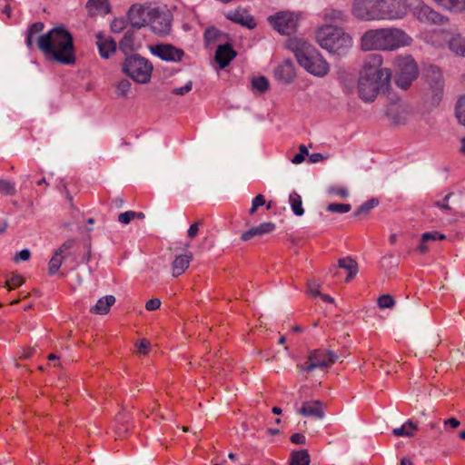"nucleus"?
Returning <instances> with one entry per match:
<instances>
[{
  "label": "nucleus",
  "mask_w": 465,
  "mask_h": 465,
  "mask_svg": "<svg viewBox=\"0 0 465 465\" xmlns=\"http://www.w3.org/2000/svg\"><path fill=\"white\" fill-rule=\"evenodd\" d=\"M44 28L42 22H35L28 27L25 36L27 48L32 50L36 45L51 60L62 64H74L75 55L72 35L64 26H56L46 34L38 35Z\"/></svg>",
  "instance_id": "obj_1"
},
{
  "label": "nucleus",
  "mask_w": 465,
  "mask_h": 465,
  "mask_svg": "<svg viewBox=\"0 0 465 465\" xmlns=\"http://www.w3.org/2000/svg\"><path fill=\"white\" fill-rule=\"evenodd\" d=\"M382 57L380 54H370L364 61L363 68L358 83L360 98L366 102H373L381 91L387 90L391 77L390 69L382 68Z\"/></svg>",
  "instance_id": "obj_2"
},
{
  "label": "nucleus",
  "mask_w": 465,
  "mask_h": 465,
  "mask_svg": "<svg viewBox=\"0 0 465 465\" xmlns=\"http://www.w3.org/2000/svg\"><path fill=\"white\" fill-rule=\"evenodd\" d=\"M412 38L403 30L396 27L370 29L361 39V48L365 51H393L411 44Z\"/></svg>",
  "instance_id": "obj_3"
},
{
  "label": "nucleus",
  "mask_w": 465,
  "mask_h": 465,
  "mask_svg": "<svg viewBox=\"0 0 465 465\" xmlns=\"http://www.w3.org/2000/svg\"><path fill=\"white\" fill-rule=\"evenodd\" d=\"M288 48L294 54L300 66L309 74L317 77H323L329 74V63L307 41L300 38H292L288 41Z\"/></svg>",
  "instance_id": "obj_4"
},
{
  "label": "nucleus",
  "mask_w": 465,
  "mask_h": 465,
  "mask_svg": "<svg viewBox=\"0 0 465 465\" xmlns=\"http://www.w3.org/2000/svg\"><path fill=\"white\" fill-rule=\"evenodd\" d=\"M316 40L323 49L338 55L345 54L352 45L351 37L348 34L330 25L317 30Z\"/></svg>",
  "instance_id": "obj_5"
},
{
  "label": "nucleus",
  "mask_w": 465,
  "mask_h": 465,
  "mask_svg": "<svg viewBox=\"0 0 465 465\" xmlns=\"http://www.w3.org/2000/svg\"><path fill=\"white\" fill-rule=\"evenodd\" d=\"M122 71L138 84H147L151 80L153 64L149 60L138 54L125 57L122 64Z\"/></svg>",
  "instance_id": "obj_6"
},
{
  "label": "nucleus",
  "mask_w": 465,
  "mask_h": 465,
  "mask_svg": "<svg viewBox=\"0 0 465 465\" xmlns=\"http://www.w3.org/2000/svg\"><path fill=\"white\" fill-rule=\"evenodd\" d=\"M395 84L402 90H407L417 79L419 68L411 55H399L394 60Z\"/></svg>",
  "instance_id": "obj_7"
},
{
  "label": "nucleus",
  "mask_w": 465,
  "mask_h": 465,
  "mask_svg": "<svg viewBox=\"0 0 465 465\" xmlns=\"http://www.w3.org/2000/svg\"><path fill=\"white\" fill-rule=\"evenodd\" d=\"M423 76L428 85L426 97L432 105H437L440 102L444 92V79L440 68L430 64L425 67Z\"/></svg>",
  "instance_id": "obj_8"
},
{
  "label": "nucleus",
  "mask_w": 465,
  "mask_h": 465,
  "mask_svg": "<svg viewBox=\"0 0 465 465\" xmlns=\"http://www.w3.org/2000/svg\"><path fill=\"white\" fill-rule=\"evenodd\" d=\"M409 12L405 0H379L378 21H394L404 18Z\"/></svg>",
  "instance_id": "obj_9"
},
{
  "label": "nucleus",
  "mask_w": 465,
  "mask_h": 465,
  "mask_svg": "<svg viewBox=\"0 0 465 465\" xmlns=\"http://www.w3.org/2000/svg\"><path fill=\"white\" fill-rule=\"evenodd\" d=\"M149 25L152 31L161 36L170 34L172 29V14L169 11H161L159 8H150Z\"/></svg>",
  "instance_id": "obj_10"
},
{
  "label": "nucleus",
  "mask_w": 465,
  "mask_h": 465,
  "mask_svg": "<svg viewBox=\"0 0 465 465\" xmlns=\"http://www.w3.org/2000/svg\"><path fill=\"white\" fill-rule=\"evenodd\" d=\"M379 0H353L352 15L362 22L378 21Z\"/></svg>",
  "instance_id": "obj_11"
},
{
  "label": "nucleus",
  "mask_w": 465,
  "mask_h": 465,
  "mask_svg": "<svg viewBox=\"0 0 465 465\" xmlns=\"http://www.w3.org/2000/svg\"><path fill=\"white\" fill-rule=\"evenodd\" d=\"M337 358V355L331 351L314 350L310 352L307 361L302 365V370L310 372L317 368L329 367L336 361Z\"/></svg>",
  "instance_id": "obj_12"
},
{
  "label": "nucleus",
  "mask_w": 465,
  "mask_h": 465,
  "mask_svg": "<svg viewBox=\"0 0 465 465\" xmlns=\"http://www.w3.org/2000/svg\"><path fill=\"white\" fill-rule=\"evenodd\" d=\"M271 25L281 35H291L297 27V16L289 12H279L274 16L268 18Z\"/></svg>",
  "instance_id": "obj_13"
},
{
  "label": "nucleus",
  "mask_w": 465,
  "mask_h": 465,
  "mask_svg": "<svg viewBox=\"0 0 465 465\" xmlns=\"http://www.w3.org/2000/svg\"><path fill=\"white\" fill-rule=\"evenodd\" d=\"M151 53L165 62H181L184 56V51L171 44H157L150 46Z\"/></svg>",
  "instance_id": "obj_14"
},
{
  "label": "nucleus",
  "mask_w": 465,
  "mask_h": 465,
  "mask_svg": "<svg viewBox=\"0 0 465 465\" xmlns=\"http://www.w3.org/2000/svg\"><path fill=\"white\" fill-rule=\"evenodd\" d=\"M147 8L141 4L133 5L127 13V19L132 27L140 29L149 23Z\"/></svg>",
  "instance_id": "obj_15"
},
{
  "label": "nucleus",
  "mask_w": 465,
  "mask_h": 465,
  "mask_svg": "<svg viewBox=\"0 0 465 465\" xmlns=\"http://www.w3.org/2000/svg\"><path fill=\"white\" fill-rule=\"evenodd\" d=\"M414 15L419 21L425 24H442L444 16L434 11L428 5H420L414 10Z\"/></svg>",
  "instance_id": "obj_16"
},
{
  "label": "nucleus",
  "mask_w": 465,
  "mask_h": 465,
  "mask_svg": "<svg viewBox=\"0 0 465 465\" xmlns=\"http://www.w3.org/2000/svg\"><path fill=\"white\" fill-rule=\"evenodd\" d=\"M324 409V404L322 401H308L302 403L297 412L304 417L321 420L325 416Z\"/></svg>",
  "instance_id": "obj_17"
},
{
  "label": "nucleus",
  "mask_w": 465,
  "mask_h": 465,
  "mask_svg": "<svg viewBox=\"0 0 465 465\" xmlns=\"http://www.w3.org/2000/svg\"><path fill=\"white\" fill-rule=\"evenodd\" d=\"M226 18L249 29L256 26L253 17L244 9L238 8L226 14Z\"/></svg>",
  "instance_id": "obj_18"
},
{
  "label": "nucleus",
  "mask_w": 465,
  "mask_h": 465,
  "mask_svg": "<svg viewBox=\"0 0 465 465\" xmlns=\"http://www.w3.org/2000/svg\"><path fill=\"white\" fill-rule=\"evenodd\" d=\"M274 75L277 80L283 84H290L295 77V69L293 63L291 60H285L279 64L275 71Z\"/></svg>",
  "instance_id": "obj_19"
},
{
  "label": "nucleus",
  "mask_w": 465,
  "mask_h": 465,
  "mask_svg": "<svg viewBox=\"0 0 465 465\" xmlns=\"http://www.w3.org/2000/svg\"><path fill=\"white\" fill-rule=\"evenodd\" d=\"M96 45L99 50V54L103 58H109L110 55L115 53L117 45L115 41L111 36H105L101 33L96 35Z\"/></svg>",
  "instance_id": "obj_20"
},
{
  "label": "nucleus",
  "mask_w": 465,
  "mask_h": 465,
  "mask_svg": "<svg viewBox=\"0 0 465 465\" xmlns=\"http://www.w3.org/2000/svg\"><path fill=\"white\" fill-rule=\"evenodd\" d=\"M236 52L229 44L221 45L215 52V61L219 64L220 68H225L230 62L236 56Z\"/></svg>",
  "instance_id": "obj_21"
},
{
  "label": "nucleus",
  "mask_w": 465,
  "mask_h": 465,
  "mask_svg": "<svg viewBox=\"0 0 465 465\" xmlns=\"http://www.w3.org/2000/svg\"><path fill=\"white\" fill-rule=\"evenodd\" d=\"M86 9L91 16L106 15L110 12V5L107 0H88Z\"/></svg>",
  "instance_id": "obj_22"
},
{
  "label": "nucleus",
  "mask_w": 465,
  "mask_h": 465,
  "mask_svg": "<svg viewBox=\"0 0 465 465\" xmlns=\"http://www.w3.org/2000/svg\"><path fill=\"white\" fill-rule=\"evenodd\" d=\"M192 259L193 255L191 253L177 256L172 263L173 276L178 277L182 275L189 267Z\"/></svg>",
  "instance_id": "obj_23"
},
{
  "label": "nucleus",
  "mask_w": 465,
  "mask_h": 465,
  "mask_svg": "<svg viewBox=\"0 0 465 465\" xmlns=\"http://www.w3.org/2000/svg\"><path fill=\"white\" fill-rule=\"evenodd\" d=\"M115 302V297L114 295H106L100 298L94 306L90 309V312L104 315L106 314L110 307Z\"/></svg>",
  "instance_id": "obj_24"
},
{
  "label": "nucleus",
  "mask_w": 465,
  "mask_h": 465,
  "mask_svg": "<svg viewBox=\"0 0 465 465\" xmlns=\"http://www.w3.org/2000/svg\"><path fill=\"white\" fill-rule=\"evenodd\" d=\"M338 265L340 268L348 271L349 273L345 280L347 282L354 278L358 272V264L351 257L339 259Z\"/></svg>",
  "instance_id": "obj_25"
},
{
  "label": "nucleus",
  "mask_w": 465,
  "mask_h": 465,
  "mask_svg": "<svg viewBox=\"0 0 465 465\" xmlns=\"http://www.w3.org/2000/svg\"><path fill=\"white\" fill-rule=\"evenodd\" d=\"M388 116L394 124H405L408 117V110L402 106H397L390 108L388 111Z\"/></svg>",
  "instance_id": "obj_26"
},
{
  "label": "nucleus",
  "mask_w": 465,
  "mask_h": 465,
  "mask_svg": "<svg viewBox=\"0 0 465 465\" xmlns=\"http://www.w3.org/2000/svg\"><path fill=\"white\" fill-rule=\"evenodd\" d=\"M449 48L453 53L465 57V37L460 35L452 36L449 41Z\"/></svg>",
  "instance_id": "obj_27"
},
{
  "label": "nucleus",
  "mask_w": 465,
  "mask_h": 465,
  "mask_svg": "<svg viewBox=\"0 0 465 465\" xmlns=\"http://www.w3.org/2000/svg\"><path fill=\"white\" fill-rule=\"evenodd\" d=\"M134 36L133 31H126L119 42V49L128 55L129 53L134 51Z\"/></svg>",
  "instance_id": "obj_28"
},
{
  "label": "nucleus",
  "mask_w": 465,
  "mask_h": 465,
  "mask_svg": "<svg viewBox=\"0 0 465 465\" xmlns=\"http://www.w3.org/2000/svg\"><path fill=\"white\" fill-rule=\"evenodd\" d=\"M289 203L291 205L292 211L297 216H302L304 214V209L302 207V200L301 195L293 191L289 195Z\"/></svg>",
  "instance_id": "obj_29"
},
{
  "label": "nucleus",
  "mask_w": 465,
  "mask_h": 465,
  "mask_svg": "<svg viewBox=\"0 0 465 465\" xmlns=\"http://www.w3.org/2000/svg\"><path fill=\"white\" fill-rule=\"evenodd\" d=\"M311 458L306 450L292 451L290 459V465H309Z\"/></svg>",
  "instance_id": "obj_30"
},
{
  "label": "nucleus",
  "mask_w": 465,
  "mask_h": 465,
  "mask_svg": "<svg viewBox=\"0 0 465 465\" xmlns=\"http://www.w3.org/2000/svg\"><path fill=\"white\" fill-rule=\"evenodd\" d=\"M444 9L451 12H461L465 10V0H435Z\"/></svg>",
  "instance_id": "obj_31"
},
{
  "label": "nucleus",
  "mask_w": 465,
  "mask_h": 465,
  "mask_svg": "<svg viewBox=\"0 0 465 465\" xmlns=\"http://www.w3.org/2000/svg\"><path fill=\"white\" fill-rule=\"evenodd\" d=\"M417 429H418V427H417L416 423L412 422L411 420H408L401 427L395 428L392 430V433L394 436H397V437H401V436L411 437V436H413L414 430H416Z\"/></svg>",
  "instance_id": "obj_32"
},
{
  "label": "nucleus",
  "mask_w": 465,
  "mask_h": 465,
  "mask_svg": "<svg viewBox=\"0 0 465 465\" xmlns=\"http://www.w3.org/2000/svg\"><path fill=\"white\" fill-rule=\"evenodd\" d=\"M322 16L326 21H333L337 23L344 22L346 20L345 12L338 9H327L324 11Z\"/></svg>",
  "instance_id": "obj_33"
},
{
  "label": "nucleus",
  "mask_w": 465,
  "mask_h": 465,
  "mask_svg": "<svg viewBox=\"0 0 465 465\" xmlns=\"http://www.w3.org/2000/svg\"><path fill=\"white\" fill-rule=\"evenodd\" d=\"M64 260H65L64 256H62L59 253H57L56 252H54V255L52 256V258L48 263L49 274L50 275L55 274L59 271V269Z\"/></svg>",
  "instance_id": "obj_34"
},
{
  "label": "nucleus",
  "mask_w": 465,
  "mask_h": 465,
  "mask_svg": "<svg viewBox=\"0 0 465 465\" xmlns=\"http://www.w3.org/2000/svg\"><path fill=\"white\" fill-rule=\"evenodd\" d=\"M252 88L259 93H264L269 88V81L264 76H257L252 79Z\"/></svg>",
  "instance_id": "obj_35"
},
{
  "label": "nucleus",
  "mask_w": 465,
  "mask_h": 465,
  "mask_svg": "<svg viewBox=\"0 0 465 465\" xmlns=\"http://www.w3.org/2000/svg\"><path fill=\"white\" fill-rule=\"evenodd\" d=\"M379 204V201L372 198L363 203L353 213L354 216H360L361 214H368L373 208Z\"/></svg>",
  "instance_id": "obj_36"
},
{
  "label": "nucleus",
  "mask_w": 465,
  "mask_h": 465,
  "mask_svg": "<svg viewBox=\"0 0 465 465\" xmlns=\"http://www.w3.org/2000/svg\"><path fill=\"white\" fill-rule=\"evenodd\" d=\"M132 84L127 79L120 80L116 84V94L120 97H127L131 91Z\"/></svg>",
  "instance_id": "obj_37"
},
{
  "label": "nucleus",
  "mask_w": 465,
  "mask_h": 465,
  "mask_svg": "<svg viewBox=\"0 0 465 465\" xmlns=\"http://www.w3.org/2000/svg\"><path fill=\"white\" fill-rule=\"evenodd\" d=\"M456 117L459 123L465 126V95L461 96L457 102Z\"/></svg>",
  "instance_id": "obj_38"
},
{
  "label": "nucleus",
  "mask_w": 465,
  "mask_h": 465,
  "mask_svg": "<svg viewBox=\"0 0 465 465\" xmlns=\"http://www.w3.org/2000/svg\"><path fill=\"white\" fill-rule=\"evenodd\" d=\"M381 266L386 271H390L398 266V262L395 259L394 255L391 253L384 255L381 259Z\"/></svg>",
  "instance_id": "obj_39"
},
{
  "label": "nucleus",
  "mask_w": 465,
  "mask_h": 465,
  "mask_svg": "<svg viewBox=\"0 0 465 465\" xmlns=\"http://www.w3.org/2000/svg\"><path fill=\"white\" fill-rule=\"evenodd\" d=\"M326 210L330 213H345L351 210V205L349 203H330L326 207Z\"/></svg>",
  "instance_id": "obj_40"
},
{
  "label": "nucleus",
  "mask_w": 465,
  "mask_h": 465,
  "mask_svg": "<svg viewBox=\"0 0 465 465\" xmlns=\"http://www.w3.org/2000/svg\"><path fill=\"white\" fill-rule=\"evenodd\" d=\"M257 236H262L274 231L275 224L272 222H265L258 226H254Z\"/></svg>",
  "instance_id": "obj_41"
},
{
  "label": "nucleus",
  "mask_w": 465,
  "mask_h": 465,
  "mask_svg": "<svg viewBox=\"0 0 465 465\" xmlns=\"http://www.w3.org/2000/svg\"><path fill=\"white\" fill-rule=\"evenodd\" d=\"M378 305L381 309H391L395 305V300L390 294H383L379 297Z\"/></svg>",
  "instance_id": "obj_42"
},
{
  "label": "nucleus",
  "mask_w": 465,
  "mask_h": 465,
  "mask_svg": "<svg viewBox=\"0 0 465 465\" xmlns=\"http://www.w3.org/2000/svg\"><path fill=\"white\" fill-rule=\"evenodd\" d=\"M330 194L336 195L340 198L346 199L349 196V191L344 186L333 185L328 188Z\"/></svg>",
  "instance_id": "obj_43"
},
{
  "label": "nucleus",
  "mask_w": 465,
  "mask_h": 465,
  "mask_svg": "<svg viewBox=\"0 0 465 465\" xmlns=\"http://www.w3.org/2000/svg\"><path fill=\"white\" fill-rule=\"evenodd\" d=\"M75 243H76L75 239H73V238L68 239L58 249H56L55 252L62 256H64L63 254L64 251H68V254H73L72 250L74 249Z\"/></svg>",
  "instance_id": "obj_44"
},
{
  "label": "nucleus",
  "mask_w": 465,
  "mask_h": 465,
  "mask_svg": "<svg viewBox=\"0 0 465 465\" xmlns=\"http://www.w3.org/2000/svg\"><path fill=\"white\" fill-rule=\"evenodd\" d=\"M266 201L262 194H258L252 201V206L249 210V213L253 215L259 207L265 205Z\"/></svg>",
  "instance_id": "obj_45"
},
{
  "label": "nucleus",
  "mask_w": 465,
  "mask_h": 465,
  "mask_svg": "<svg viewBox=\"0 0 465 465\" xmlns=\"http://www.w3.org/2000/svg\"><path fill=\"white\" fill-rule=\"evenodd\" d=\"M422 241L423 242H433V241H437V240H444L446 239V236L445 234L443 233H440L437 231H433V232H424L422 235Z\"/></svg>",
  "instance_id": "obj_46"
},
{
  "label": "nucleus",
  "mask_w": 465,
  "mask_h": 465,
  "mask_svg": "<svg viewBox=\"0 0 465 465\" xmlns=\"http://www.w3.org/2000/svg\"><path fill=\"white\" fill-rule=\"evenodd\" d=\"M219 35H220L219 30H217L214 27H209L205 30L203 37H204V41L207 44H210L212 42L216 41Z\"/></svg>",
  "instance_id": "obj_47"
},
{
  "label": "nucleus",
  "mask_w": 465,
  "mask_h": 465,
  "mask_svg": "<svg viewBox=\"0 0 465 465\" xmlns=\"http://www.w3.org/2000/svg\"><path fill=\"white\" fill-rule=\"evenodd\" d=\"M299 153L294 155L292 159V163L294 164H300L304 161L306 155H309L307 147L304 144L299 146Z\"/></svg>",
  "instance_id": "obj_48"
},
{
  "label": "nucleus",
  "mask_w": 465,
  "mask_h": 465,
  "mask_svg": "<svg viewBox=\"0 0 465 465\" xmlns=\"http://www.w3.org/2000/svg\"><path fill=\"white\" fill-rule=\"evenodd\" d=\"M23 283V279L20 275H14L9 279H6L5 286L8 291L19 287Z\"/></svg>",
  "instance_id": "obj_49"
},
{
  "label": "nucleus",
  "mask_w": 465,
  "mask_h": 465,
  "mask_svg": "<svg viewBox=\"0 0 465 465\" xmlns=\"http://www.w3.org/2000/svg\"><path fill=\"white\" fill-rule=\"evenodd\" d=\"M16 190L15 184L9 181L2 180V193L6 195L15 194Z\"/></svg>",
  "instance_id": "obj_50"
},
{
  "label": "nucleus",
  "mask_w": 465,
  "mask_h": 465,
  "mask_svg": "<svg viewBox=\"0 0 465 465\" xmlns=\"http://www.w3.org/2000/svg\"><path fill=\"white\" fill-rule=\"evenodd\" d=\"M193 88V82L192 81H189L185 84V85L182 86V87H179V88H174L172 93L173 94H177V95H184L186 94L187 93H189Z\"/></svg>",
  "instance_id": "obj_51"
},
{
  "label": "nucleus",
  "mask_w": 465,
  "mask_h": 465,
  "mask_svg": "<svg viewBox=\"0 0 465 465\" xmlns=\"http://www.w3.org/2000/svg\"><path fill=\"white\" fill-rule=\"evenodd\" d=\"M134 220V211H127L118 215V222L124 224H128Z\"/></svg>",
  "instance_id": "obj_52"
},
{
  "label": "nucleus",
  "mask_w": 465,
  "mask_h": 465,
  "mask_svg": "<svg viewBox=\"0 0 465 465\" xmlns=\"http://www.w3.org/2000/svg\"><path fill=\"white\" fill-rule=\"evenodd\" d=\"M31 252L28 249H24L14 256V261L19 262L21 261H27L30 259Z\"/></svg>",
  "instance_id": "obj_53"
},
{
  "label": "nucleus",
  "mask_w": 465,
  "mask_h": 465,
  "mask_svg": "<svg viewBox=\"0 0 465 465\" xmlns=\"http://www.w3.org/2000/svg\"><path fill=\"white\" fill-rule=\"evenodd\" d=\"M111 29L114 33H120L124 29V21L122 19H114L111 25Z\"/></svg>",
  "instance_id": "obj_54"
},
{
  "label": "nucleus",
  "mask_w": 465,
  "mask_h": 465,
  "mask_svg": "<svg viewBox=\"0 0 465 465\" xmlns=\"http://www.w3.org/2000/svg\"><path fill=\"white\" fill-rule=\"evenodd\" d=\"M160 306H161V301L157 298L150 299L145 304V308L148 311H154V310L158 309Z\"/></svg>",
  "instance_id": "obj_55"
},
{
  "label": "nucleus",
  "mask_w": 465,
  "mask_h": 465,
  "mask_svg": "<svg viewBox=\"0 0 465 465\" xmlns=\"http://www.w3.org/2000/svg\"><path fill=\"white\" fill-rule=\"evenodd\" d=\"M149 347H150V342H149L147 340L143 339V340H141V341H139V344H138V346H137V348H138V352H139L140 354L145 355V354H147V352H148V349H149Z\"/></svg>",
  "instance_id": "obj_56"
},
{
  "label": "nucleus",
  "mask_w": 465,
  "mask_h": 465,
  "mask_svg": "<svg viewBox=\"0 0 465 465\" xmlns=\"http://www.w3.org/2000/svg\"><path fill=\"white\" fill-rule=\"evenodd\" d=\"M202 223L201 221L192 224L189 229H188V232H187V235L189 238L193 239L194 238L197 233H198V231H199V225Z\"/></svg>",
  "instance_id": "obj_57"
},
{
  "label": "nucleus",
  "mask_w": 465,
  "mask_h": 465,
  "mask_svg": "<svg viewBox=\"0 0 465 465\" xmlns=\"http://www.w3.org/2000/svg\"><path fill=\"white\" fill-rule=\"evenodd\" d=\"M291 441L294 444L303 445L306 443L305 436L301 433H294L291 436Z\"/></svg>",
  "instance_id": "obj_58"
},
{
  "label": "nucleus",
  "mask_w": 465,
  "mask_h": 465,
  "mask_svg": "<svg viewBox=\"0 0 465 465\" xmlns=\"http://www.w3.org/2000/svg\"><path fill=\"white\" fill-rule=\"evenodd\" d=\"M451 196V193H448L447 195H445V197L443 198V201L442 203L441 202H436L434 204L440 208V209H443V210H450V207L449 205V200Z\"/></svg>",
  "instance_id": "obj_59"
},
{
  "label": "nucleus",
  "mask_w": 465,
  "mask_h": 465,
  "mask_svg": "<svg viewBox=\"0 0 465 465\" xmlns=\"http://www.w3.org/2000/svg\"><path fill=\"white\" fill-rule=\"evenodd\" d=\"M255 236H257L256 231H255L254 227H252L248 231H245L244 232L242 233L241 239L243 242H247Z\"/></svg>",
  "instance_id": "obj_60"
},
{
  "label": "nucleus",
  "mask_w": 465,
  "mask_h": 465,
  "mask_svg": "<svg viewBox=\"0 0 465 465\" xmlns=\"http://www.w3.org/2000/svg\"><path fill=\"white\" fill-rule=\"evenodd\" d=\"M460 424V422L456 418H450V419L444 420L445 428L447 426H450L451 428L455 429V428L459 427Z\"/></svg>",
  "instance_id": "obj_61"
},
{
  "label": "nucleus",
  "mask_w": 465,
  "mask_h": 465,
  "mask_svg": "<svg viewBox=\"0 0 465 465\" xmlns=\"http://www.w3.org/2000/svg\"><path fill=\"white\" fill-rule=\"evenodd\" d=\"M309 160L311 163H318V162H321L323 160V155L322 153H312V154H309Z\"/></svg>",
  "instance_id": "obj_62"
},
{
  "label": "nucleus",
  "mask_w": 465,
  "mask_h": 465,
  "mask_svg": "<svg viewBox=\"0 0 465 465\" xmlns=\"http://www.w3.org/2000/svg\"><path fill=\"white\" fill-rule=\"evenodd\" d=\"M428 242H423L422 238L420 239V244L418 246L417 250L420 253H425L428 251V246L426 245Z\"/></svg>",
  "instance_id": "obj_63"
},
{
  "label": "nucleus",
  "mask_w": 465,
  "mask_h": 465,
  "mask_svg": "<svg viewBox=\"0 0 465 465\" xmlns=\"http://www.w3.org/2000/svg\"><path fill=\"white\" fill-rule=\"evenodd\" d=\"M128 431V428L124 425H119L117 428V434L121 436L123 433H125Z\"/></svg>",
  "instance_id": "obj_64"
}]
</instances>
